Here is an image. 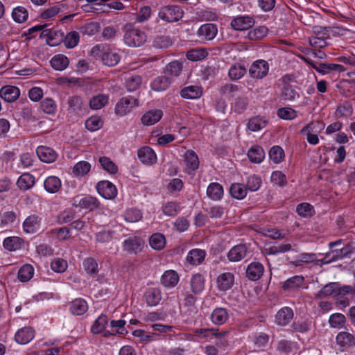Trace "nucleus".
<instances>
[{
  "label": "nucleus",
  "instance_id": "nucleus-1",
  "mask_svg": "<svg viewBox=\"0 0 355 355\" xmlns=\"http://www.w3.org/2000/svg\"><path fill=\"white\" fill-rule=\"evenodd\" d=\"M124 42L130 47L141 46L146 41V33L136 28L132 24H127L124 26Z\"/></svg>",
  "mask_w": 355,
  "mask_h": 355
},
{
  "label": "nucleus",
  "instance_id": "nucleus-2",
  "mask_svg": "<svg viewBox=\"0 0 355 355\" xmlns=\"http://www.w3.org/2000/svg\"><path fill=\"white\" fill-rule=\"evenodd\" d=\"M355 243L349 242L347 245L339 250H331L325 254L322 259L323 263H328L330 262L336 261L343 259L344 258H349L354 252Z\"/></svg>",
  "mask_w": 355,
  "mask_h": 355
},
{
  "label": "nucleus",
  "instance_id": "nucleus-3",
  "mask_svg": "<svg viewBox=\"0 0 355 355\" xmlns=\"http://www.w3.org/2000/svg\"><path fill=\"white\" fill-rule=\"evenodd\" d=\"M67 111L71 116H82L87 113V104L79 96H70L67 101Z\"/></svg>",
  "mask_w": 355,
  "mask_h": 355
},
{
  "label": "nucleus",
  "instance_id": "nucleus-4",
  "mask_svg": "<svg viewBox=\"0 0 355 355\" xmlns=\"http://www.w3.org/2000/svg\"><path fill=\"white\" fill-rule=\"evenodd\" d=\"M182 8L175 5L165 6L159 12V17L168 22L177 21L182 17Z\"/></svg>",
  "mask_w": 355,
  "mask_h": 355
},
{
  "label": "nucleus",
  "instance_id": "nucleus-5",
  "mask_svg": "<svg viewBox=\"0 0 355 355\" xmlns=\"http://www.w3.org/2000/svg\"><path fill=\"white\" fill-rule=\"evenodd\" d=\"M269 71V64L264 60L254 61L249 69V75L255 79H262L266 77Z\"/></svg>",
  "mask_w": 355,
  "mask_h": 355
},
{
  "label": "nucleus",
  "instance_id": "nucleus-6",
  "mask_svg": "<svg viewBox=\"0 0 355 355\" xmlns=\"http://www.w3.org/2000/svg\"><path fill=\"white\" fill-rule=\"evenodd\" d=\"M139 105L138 99L132 96L123 97L115 106V113L119 116H124L130 110Z\"/></svg>",
  "mask_w": 355,
  "mask_h": 355
},
{
  "label": "nucleus",
  "instance_id": "nucleus-7",
  "mask_svg": "<svg viewBox=\"0 0 355 355\" xmlns=\"http://www.w3.org/2000/svg\"><path fill=\"white\" fill-rule=\"evenodd\" d=\"M96 188L98 193L103 198L107 200L114 199L117 196V189L114 184L107 181L102 180L97 183Z\"/></svg>",
  "mask_w": 355,
  "mask_h": 355
},
{
  "label": "nucleus",
  "instance_id": "nucleus-8",
  "mask_svg": "<svg viewBox=\"0 0 355 355\" xmlns=\"http://www.w3.org/2000/svg\"><path fill=\"white\" fill-rule=\"evenodd\" d=\"M218 33V27L216 24L207 23L200 26L197 35L201 41L212 40Z\"/></svg>",
  "mask_w": 355,
  "mask_h": 355
},
{
  "label": "nucleus",
  "instance_id": "nucleus-9",
  "mask_svg": "<svg viewBox=\"0 0 355 355\" xmlns=\"http://www.w3.org/2000/svg\"><path fill=\"white\" fill-rule=\"evenodd\" d=\"M20 96V90L16 86L5 85L0 89V97L8 103L15 101Z\"/></svg>",
  "mask_w": 355,
  "mask_h": 355
},
{
  "label": "nucleus",
  "instance_id": "nucleus-10",
  "mask_svg": "<svg viewBox=\"0 0 355 355\" xmlns=\"http://www.w3.org/2000/svg\"><path fill=\"white\" fill-rule=\"evenodd\" d=\"M42 34L46 37V40L51 46H55L63 42L64 33L61 30L46 28L42 31Z\"/></svg>",
  "mask_w": 355,
  "mask_h": 355
},
{
  "label": "nucleus",
  "instance_id": "nucleus-11",
  "mask_svg": "<svg viewBox=\"0 0 355 355\" xmlns=\"http://www.w3.org/2000/svg\"><path fill=\"white\" fill-rule=\"evenodd\" d=\"M36 153L39 159L46 163H52L58 157L57 153L53 148L44 146H38L36 149Z\"/></svg>",
  "mask_w": 355,
  "mask_h": 355
},
{
  "label": "nucleus",
  "instance_id": "nucleus-12",
  "mask_svg": "<svg viewBox=\"0 0 355 355\" xmlns=\"http://www.w3.org/2000/svg\"><path fill=\"white\" fill-rule=\"evenodd\" d=\"M144 241L137 236L130 237L123 243V250L137 254L141 251L144 247Z\"/></svg>",
  "mask_w": 355,
  "mask_h": 355
},
{
  "label": "nucleus",
  "instance_id": "nucleus-13",
  "mask_svg": "<svg viewBox=\"0 0 355 355\" xmlns=\"http://www.w3.org/2000/svg\"><path fill=\"white\" fill-rule=\"evenodd\" d=\"M138 158L146 165H152L157 162V155L154 150L149 146H144L138 150Z\"/></svg>",
  "mask_w": 355,
  "mask_h": 355
},
{
  "label": "nucleus",
  "instance_id": "nucleus-14",
  "mask_svg": "<svg viewBox=\"0 0 355 355\" xmlns=\"http://www.w3.org/2000/svg\"><path fill=\"white\" fill-rule=\"evenodd\" d=\"M263 266L259 262L250 263L245 270L246 277L251 281L259 280L263 275Z\"/></svg>",
  "mask_w": 355,
  "mask_h": 355
},
{
  "label": "nucleus",
  "instance_id": "nucleus-15",
  "mask_svg": "<svg viewBox=\"0 0 355 355\" xmlns=\"http://www.w3.org/2000/svg\"><path fill=\"white\" fill-rule=\"evenodd\" d=\"M254 20L249 16H239L231 21L232 27L236 31H245L253 26Z\"/></svg>",
  "mask_w": 355,
  "mask_h": 355
},
{
  "label": "nucleus",
  "instance_id": "nucleus-16",
  "mask_svg": "<svg viewBox=\"0 0 355 355\" xmlns=\"http://www.w3.org/2000/svg\"><path fill=\"white\" fill-rule=\"evenodd\" d=\"M248 252V248L244 244L232 247L228 252L227 257L230 261L236 262L244 259Z\"/></svg>",
  "mask_w": 355,
  "mask_h": 355
},
{
  "label": "nucleus",
  "instance_id": "nucleus-17",
  "mask_svg": "<svg viewBox=\"0 0 355 355\" xmlns=\"http://www.w3.org/2000/svg\"><path fill=\"white\" fill-rule=\"evenodd\" d=\"M229 318L228 311L223 307H218L213 310L210 315L211 321L216 325L225 324Z\"/></svg>",
  "mask_w": 355,
  "mask_h": 355
},
{
  "label": "nucleus",
  "instance_id": "nucleus-18",
  "mask_svg": "<svg viewBox=\"0 0 355 355\" xmlns=\"http://www.w3.org/2000/svg\"><path fill=\"white\" fill-rule=\"evenodd\" d=\"M73 205L76 207L93 211L99 207L100 202L96 197L87 196L79 199L78 202L76 200Z\"/></svg>",
  "mask_w": 355,
  "mask_h": 355
},
{
  "label": "nucleus",
  "instance_id": "nucleus-19",
  "mask_svg": "<svg viewBox=\"0 0 355 355\" xmlns=\"http://www.w3.org/2000/svg\"><path fill=\"white\" fill-rule=\"evenodd\" d=\"M34 332L32 327H25L15 334V339L19 344H27L34 338Z\"/></svg>",
  "mask_w": 355,
  "mask_h": 355
},
{
  "label": "nucleus",
  "instance_id": "nucleus-20",
  "mask_svg": "<svg viewBox=\"0 0 355 355\" xmlns=\"http://www.w3.org/2000/svg\"><path fill=\"white\" fill-rule=\"evenodd\" d=\"M234 282V277L232 273H222L217 278L218 288L220 291H226L232 287Z\"/></svg>",
  "mask_w": 355,
  "mask_h": 355
},
{
  "label": "nucleus",
  "instance_id": "nucleus-21",
  "mask_svg": "<svg viewBox=\"0 0 355 355\" xmlns=\"http://www.w3.org/2000/svg\"><path fill=\"white\" fill-rule=\"evenodd\" d=\"M163 112L161 110H152L146 112L141 119L144 125H151L158 122L162 117Z\"/></svg>",
  "mask_w": 355,
  "mask_h": 355
},
{
  "label": "nucleus",
  "instance_id": "nucleus-22",
  "mask_svg": "<svg viewBox=\"0 0 355 355\" xmlns=\"http://www.w3.org/2000/svg\"><path fill=\"white\" fill-rule=\"evenodd\" d=\"M184 161L187 170L194 171L198 168V157L193 150H188L185 152L184 155Z\"/></svg>",
  "mask_w": 355,
  "mask_h": 355
},
{
  "label": "nucleus",
  "instance_id": "nucleus-23",
  "mask_svg": "<svg viewBox=\"0 0 355 355\" xmlns=\"http://www.w3.org/2000/svg\"><path fill=\"white\" fill-rule=\"evenodd\" d=\"M247 155L251 162L259 164L265 157V152L262 147L255 145L248 150Z\"/></svg>",
  "mask_w": 355,
  "mask_h": 355
},
{
  "label": "nucleus",
  "instance_id": "nucleus-24",
  "mask_svg": "<svg viewBox=\"0 0 355 355\" xmlns=\"http://www.w3.org/2000/svg\"><path fill=\"white\" fill-rule=\"evenodd\" d=\"M190 286L191 292L198 295L205 288V277L200 273L194 274L191 278Z\"/></svg>",
  "mask_w": 355,
  "mask_h": 355
},
{
  "label": "nucleus",
  "instance_id": "nucleus-25",
  "mask_svg": "<svg viewBox=\"0 0 355 355\" xmlns=\"http://www.w3.org/2000/svg\"><path fill=\"white\" fill-rule=\"evenodd\" d=\"M280 99L285 102H292L299 99L300 96L296 90V87H282L279 95Z\"/></svg>",
  "mask_w": 355,
  "mask_h": 355
},
{
  "label": "nucleus",
  "instance_id": "nucleus-26",
  "mask_svg": "<svg viewBox=\"0 0 355 355\" xmlns=\"http://www.w3.org/2000/svg\"><path fill=\"white\" fill-rule=\"evenodd\" d=\"M293 317V310L287 306L282 308L276 314V322L279 325L287 324Z\"/></svg>",
  "mask_w": 355,
  "mask_h": 355
},
{
  "label": "nucleus",
  "instance_id": "nucleus-27",
  "mask_svg": "<svg viewBox=\"0 0 355 355\" xmlns=\"http://www.w3.org/2000/svg\"><path fill=\"white\" fill-rule=\"evenodd\" d=\"M171 83L167 76H160L155 78L150 84L151 89L156 92H162L168 88Z\"/></svg>",
  "mask_w": 355,
  "mask_h": 355
},
{
  "label": "nucleus",
  "instance_id": "nucleus-28",
  "mask_svg": "<svg viewBox=\"0 0 355 355\" xmlns=\"http://www.w3.org/2000/svg\"><path fill=\"white\" fill-rule=\"evenodd\" d=\"M206 254L204 250L193 249L188 253L187 261L192 265H199L204 261Z\"/></svg>",
  "mask_w": 355,
  "mask_h": 355
},
{
  "label": "nucleus",
  "instance_id": "nucleus-29",
  "mask_svg": "<svg viewBox=\"0 0 355 355\" xmlns=\"http://www.w3.org/2000/svg\"><path fill=\"white\" fill-rule=\"evenodd\" d=\"M179 281L178 273L172 270L166 271L162 276L161 283L165 287H174Z\"/></svg>",
  "mask_w": 355,
  "mask_h": 355
},
{
  "label": "nucleus",
  "instance_id": "nucleus-30",
  "mask_svg": "<svg viewBox=\"0 0 355 355\" xmlns=\"http://www.w3.org/2000/svg\"><path fill=\"white\" fill-rule=\"evenodd\" d=\"M88 309L87 302L83 299H75L71 302L70 311L73 315H82Z\"/></svg>",
  "mask_w": 355,
  "mask_h": 355
},
{
  "label": "nucleus",
  "instance_id": "nucleus-31",
  "mask_svg": "<svg viewBox=\"0 0 355 355\" xmlns=\"http://www.w3.org/2000/svg\"><path fill=\"white\" fill-rule=\"evenodd\" d=\"M24 243L23 239L18 236H9L3 240V245L9 251H15L21 248Z\"/></svg>",
  "mask_w": 355,
  "mask_h": 355
},
{
  "label": "nucleus",
  "instance_id": "nucleus-32",
  "mask_svg": "<svg viewBox=\"0 0 355 355\" xmlns=\"http://www.w3.org/2000/svg\"><path fill=\"white\" fill-rule=\"evenodd\" d=\"M207 194L213 200H219L223 196V188L217 182L209 184L207 189Z\"/></svg>",
  "mask_w": 355,
  "mask_h": 355
},
{
  "label": "nucleus",
  "instance_id": "nucleus-33",
  "mask_svg": "<svg viewBox=\"0 0 355 355\" xmlns=\"http://www.w3.org/2000/svg\"><path fill=\"white\" fill-rule=\"evenodd\" d=\"M51 67L58 71H62L65 69L69 63L68 58L63 54H58L54 55L51 61Z\"/></svg>",
  "mask_w": 355,
  "mask_h": 355
},
{
  "label": "nucleus",
  "instance_id": "nucleus-34",
  "mask_svg": "<svg viewBox=\"0 0 355 355\" xmlns=\"http://www.w3.org/2000/svg\"><path fill=\"white\" fill-rule=\"evenodd\" d=\"M40 218L36 215L29 216L23 223V227L26 232L33 233L40 226Z\"/></svg>",
  "mask_w": 355,
  "mask_h": 355
},
{
  "label": "nucleus",
  "instance_id": "nucleus-35",
  "mask_svg": "<svg viewBox=\"0 0 355 355\" xmlns=\"http://www.w3.org/2000/svg\"><path fill=\"white\" fill-rule=\"evenodd\" d=\"M336 343L340 347H350L355 344L354 336L349 332L342 331L336 338Z\"/></svg>",
  "mask_w": 355,
  "mask_h": 355
},
{
  "label": "nucleus",
  "instance_id": "nucleus-36",
  "mask_svg": "<svg viewBox=\"0 0 355 355\" xmlns=\"http://www.w3.org/2000/svg\"><path fill=\"white\" fill-rule=\"evenodd\" d=\"M35 184V178L33 175L25 173L17 180V185L21 190H28Z\"/></svg>",
  "mask_w": 355,
  "mask_h": 355
},
{
  "label": "nucleus",
  "instance_id": "nucleus-37",
  "mask_svg": "<svg viewBox=\"0 0 355 355\" xmlns=\"http://www.w3.org/2000/svg\"><path fill=\"white\" fill-rule=\"evenodd\" d=\"M267 123L268 121L264 117L256 116L249 119L247 126L250 130L256 132L265 128Z\"/></svg>",
  "mask_w": 355,
  "mask_h": 355
},
{
  "label": "nucleus",
  "instance_id": "nucleus-38",
  "mask_svg": "<svg viewBox=\"0 0 355 355\" xmlns=\"http://www.w3.org/2000/svg\"><path fill=\"white\" fill-rule=\"evenodd\" d=\"M108 99V96L103 94L94 96L89 100V107L92 110H100L107 105Z\"/></svg>",
  "mask_w": 355,
  "mask_h": 355
},
{
  "label": "nucleus",
  "instance_id": "nucleus-39",
  "mask_svg": "<svg viewBox=\"0 0 355 355\" xmlns=\"http://www.w3.org/2000/svg\"><path fill=\"white\" fill-rule=\"evenodd\" d=\"M183 69V63L178 60L169 62L165 67L164 73L166 75L177 77L180 75Z\"/></svg>",
  "mask_w": 355,
  "mask_h": 355
},
{
  "label": "nucleus",
  "instance_id": "nucleus-40",
  "mask_svg": "<svg viewBox=\"0 0 355 355\" xmlns=\"http://www.w3.org/2000/svg\"><path fill=\"white\" fill-rule=\"evenodd\" d=\"M149 244L154 250H161L166 245L165 236L161 233H155L150 237Z\"/></svg>",
  "mask_w": 355,
  "mask_h": 355
},
{
  "label": "nucleus",
  "instance_id": "nucleus-41",
  "mask_svg": "<svg viewBox=\"0 0 355 355\" xmlns=\"http://www.w3.org/2000/svg\"><path fill=\"white\" fill-rule=\"evenodd\" d=\"M144 297L148 306H155L161 300L160 292L157 288H149L145 293Z\"/></svg>",
  "mask_w": 355,
  "mask_h": 355
},
{
  "label": "nucleus",
  "instance_id": "nucleus-42",
  "mask_svg": "<svg viewBox=\"0 0 355 355\" xmlns=\"http://www.w3.org/2000/svg\"><path fill=\"white\" fill-rule=\"evenodd\" d=\"M173 44V40L168 35H157L153 41V46L155 49H164Z\"/></svg>",
  "mask_w": 355,
  "mask_h": 355
},
{
  "label": "nucleus",
  "instance_id": "nucleus-43",
  "mask_svg": "<svg viewBox=\"0 0 355 355\" xmlns=\"http://www.w3.org/2000/svg\"><path fill=\"white\" fill-rule=\"evenodd\" d=\"M201 94L202 90L198 86L186 87L180 91V96L184 98L194 99L199 98Z\"/></svg>",
  "mask_w": 355,
  "mask_h": 355
},
{
  "label": "nucleus",
  "instance_id": "nucleus-44",
  "mask_svg": "<svg viewBox=\"0 0 355 355\" xmlns=\"http://www.w3.org/2000/svg\"><path fill=\"white\" fill-rule=\"evenodd\" d=\"M194 334L202 338H207L210 336L215 337H222L226 335V331L218 332V329L214 328H200L194 330Z\"/></svg>",
  "mask_w": 355,
  "mask_h": 355
},
{
  "label": "nucleus",
  "instance_id": "nucleus-45",
  "mask_svg": "<svg viewBox=\"0 0 355 355\" xmlns=\"http://www.w3.org/2000/svg\"><path fill=\"white\" fill-rule=\"evenodd\" d=\"M44 186L48 192L54 193L58 191L61 187V182L58 178L50 176L45 180Z\"/></svg>",
  "mask_w": 355,
  "mask_h": 355
},
{
  "label": "nucleus",
  "instance_id": "nucleus-46",
  "mask_svg": "<svg viewBox=\"0 0 355 355\" xmlns=\"http://www.w3.org/2000/svg\"><path fill=\"white\" fill-rule=\"evenodd\" d=\"M108 323V318L106 315L101 314L92 326L91 331L94 334H101Z\"/></svg>",
  "mask_w": 355,
  "mask_h": 355
},
{
  "label": "nucleus",
  "instance_id": "nucleus-47",
  "mask_svg": "<svg viewBox=\"0 0 355 355\" xmlns=\"http://www.w3.org/2000/svg\"><path fill=\"white\" fill-rule=\"evenodd\" d=\"M33 267L31 264H25L19 268L17 277L20 282H26L33 277Z\"/></svg>",
  "mask_w": 355,
  "mask_h": 355
},
{
  "label": "nucleus",
  "instance_id": "nucleus-48",
  "mask_svg": "<svg viewBox=\"0 0 355 355\" xmlns=\"http://www.w3.org/2000/svg\"><path fill=\"white\" fill-rule=\"evenodd\" d=\"M120 55L112 51H107L102 55V62L105 65L109 67L115 66L120 61Z\"/></svg>",
  "mask_w": 355,
  "mask_h": 355
},
{
  "label": "nucleus",
  "instance_id": "nucleus-49",
  "mask_svg": "<svg viewBox=\"0 0 355 355\" xmlns=\"http://www.w3.org/2000/svg\"><path fill=\"white\" fill-rule=\"evenodd\" d=\"M208 55V52L205 49L197 48L188 51L186 57L191 61H198L205 59Z\"/></svg>",
  "mask_w": 355,
  "mask_h": 355
},
{
  "label": "nucleus",
  "instance_id": "nucleus-50",
  "mask_svg": "<svg viewBox=\"0 0 355 355\" xmlns=\"http://www.w3.org/2000/svg\"><path fill=\"white\" fill-rule=\"evenodd\" d=\"M230 193L234 198L241 200L246 196L247 189L243 184L234 183L231 185Z\"/></svg>",
  "mask_w": 355,
  "mask_h": 355
},
{
  "label": "nucleus",
  "instance_id": "nucleus-51",
  "mask_svg": "<svg viewBox=\"0 0 355 355\" xmlns=\"http://www.w3.org/2000/svg\"><path fill=\"white\" fill-rule=\"evenodd\" d=\"M318 69H320V73L322 74L328 73L333 71L343 72L347 70L344 66L334 63H320L318 64Z\"/></svg>",
  "mask_w": 355,
  "mask_h": 355
},
{
  "label": "nucleus",
  "instance_id": "nucleus-52",
  "mask_svg": "<svg viewBox=\"0 0 355 355\" xmlns=\"http://www.w3.org/2000/svg\"><path fill=\"white\" fill-rule=\"evenodd\" d=\"M142 78L139 75H129L125 78V87L129 92L137 90L141 85Z\"/></svg>",
  "mask_w": 355,
  "mask_h": 355
},
{
  "label": "nucleus",
  "instance_id": "nucleus-53",
  "mask_svg": "<svg viewBox=\"0 0 355 355\" xmlns=\"http://www.w3.org/2000/svg\"><path fill=\"white\" fill-rule=\"evenodd\" d=\"M329 323L332 328L341 329L345 325L346 318L343 314L340 313H333L329 318Z\"/></svg>",
  "mask_w": 355,
  "mask_h": 355
},
{
  "label": "nucleus",
  "instance_id": "nucleus-54",
  "mask_svg": "<svg viewBox=\"0 0 355 355\" xmlns=\"http://www.w3.org/2000/svg\"><path fill=\"white\" fill-rule=\"evenodd\" d=\"M338 283L332 282L326 284L320 291L315 295V299H321L334 293H337Z\"/></svg>",
  "mask_w": 355,
  "mask_h": 355
},
{
  "label": "nucleus",
  "instance_id": "nucleus-55",
  "mask_svg": "<svg viewBox=\"0 0 355 355\" xmlns=\"http://www.w3.org/2000/svg\"><path fill=\"white\" fill-rule=\"evenodd\" d=\"M247 72V69L245 67L233 64L228 71V76L232 80H238L241 79Z\"/></svg>",
  "mask_w": 355,
  "mask_h": 355
},
{
  "label": "nucleus",
  "instance_id": "nucleus-56",
  "mask_svg": "<svg viewBox=\"0 0 355 355\" xmlns=\"http://www.w3.org/2000/svg\"><path fill=\"white\" fill-rule=\"evenodd\" d=\"M242 90V87L234 84H225L220 87V93L228 98H232Z\"/></svg>",
  "mask_w": 355,
  "mask_h": 355
},
{
  "label": "nucleus",
  "instance_id": "nucleus-57",
  "mask_svg": "<svg viewBox=\"0 0 355 355\" xmlns=\"http://www.w3.org/2000/svg\"><path fill=\"white\" fill-rule=\"evenodd\" d=\"M91 169V164L86 161H80L75 164L72 168V173L76 176H84Z\"/></svg>",
  "mask_w": 355,
  "mask_h": 355
},
{
  "label": "nucleus",
  "instance_id": "nucleus-58",
  "mask_svg": "<svg viewBox=\"0 0 355 355\" xmlns=\"http://www.w3.org/2000/svg\"><path fill=\"white\" fill-rule=\"evenodd\" d=\"M304 282L302 276L296 275L288 279L283 284L282 288L285 291L292 290L300 287Z\"/></svg>",
  "mask_w": 355,
  "mask_h": 355
},
{
  "label": "nucleus",
  "instance_id": "nucleus-59",
  "mask_svg": "<svg viewBox=\"0 0 355 355\" xmlns=\"http://www.w3.org/2000/svg\"><path fill=\"white\" fill-rule=\"evenodd\" d=\"M180 211V206L177 202H168L162 206L163 214L168 216L174 217Z\"/></svg>",
  "mask_w": 355,
  "mask_h": 355
},
{
  "label": "nucleus",
  "instance_id": "nucleus-60",
  "mask_svg": "<svg viewBox=\"0 0 355 355\" xmlns=\"http://www.w3.org/2000/svg\"><path fill=\"white\" fill-rule=\"evenodd\" d=\"M353 113L352 105L349 102H344L338 106L336 110V115L338 118H347Z\"/></svg>",
  "mask_w": 355,
  "mask_h": 355
},
{
  "label": "nucleus",
  "instance_id": "nucleus-61",
  "mask_svg": "<svg viewBox=\"0 0 355 355\" xmlns=\"http://www.w3.org/2000/svg\"><path fill=\"white\" fill-rule=\"evenodd\" d=\"M42 110L48 114H54L57 110V105L51 98H44L40 104Z\"/></svg>",
  "mask_w": 355,
  "mask_h": 355
},
{
  "label": "nucleus",
  "instance_id": "nucleus-62",
  "mask_svg": "<svg viewBox=\"0 0 355 355\" xmlns=\"http://www.w3.org/2000/svg\"><path fill=\"white\" fill-rule=\"evenodd\" d=\"M83 266L86 272L90 275H95L98 272V263L92 257H88L83 261Z\"/></svg>",
  "mask_w": 355,
  "mask_h": 355
},
{
  "label": "nucleus",
  "instance_id": "nucleus-63",
  "mask_svg": "<svg viewBox=\"0 0 355 355\" xmlns=\"http://www.w3.org/2000/svg\"><path fill=\"white\" fill-rule=\"evenodd\" d=\"M80 40L79 33L77 31H71L68 33L66 35H64V38L63 42L67 48L72 49L77 46Z\"/></svg>",
  "mask_w": 355,
  "mask_h": 355
},
{
  "label": "nucleus",
  "instance_id": "nucleus-64",
  "mask_svg": "<svg viewBox=\"0 0 355 355\" xmlns=\"http://www.w3.org/2000/svg\"><path fill=\"white\" fill-rule=\"evenodd\" d=\"M28 14L27 10L23 6H18L13 9L12 17L15 21L23 23L28 18Z\"/></svg>",
  "mask_w": 355,
  "mask_h": 355
}]
</instances>
